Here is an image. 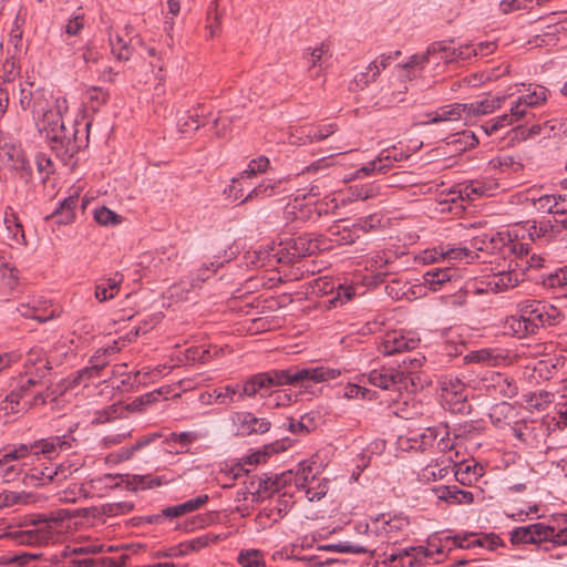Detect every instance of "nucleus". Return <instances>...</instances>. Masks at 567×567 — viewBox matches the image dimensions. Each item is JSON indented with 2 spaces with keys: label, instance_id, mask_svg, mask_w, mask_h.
I'll return each mask as SVG.
<instances>
[{
  "label": "nucleus",
  "instance_id": "obj_1",
  "mask_svg": "<svg viewBox=\"0 0 567 567\" xmlns=\"http://www.w3.org/2000/svg\"><path fill=\"white\" fill-rule=\"evenodd\" d=\"M70 350L65 341H58L49 355L40 347L31 348L24 361L25 373L29 378L21 380L0 403V417L2 413L4 416L17 415L27 412L37 404H44L45 398L43 394L40 392L32 394L31 388L35 386L41 379L48 375L53 364L59 363L54 353L65 355Z\"/></svg>",
  "mask_w": 567,
  "mask_h": 567
},
{
  "label": "nucleus",
  "instance_id": "obj_2",
  "mask_svg": "<svg viewBox=\"0 0 567 567\" xmlns=\"http://www.w3.org/2000/svg\"><path fill=\"white\" fill-rule=\"evenodd\" d=\"M55 109L41 118L34 120L35 126L40 133H45L51 143V150L63 165L73 167L75 154L87 145L91 121L84 116L75 118L71 131L64 125L62 116L69 110L65 96L58 94Z\"/></svg>",
  "mask_w": 567,
  "mask_h": 567
},
{
  "label": "nucleus",
  "instance_id": "obj_3",
  "mask_svg": "<svg viewBox=\"0 0 567 567\" xmlns=\"http://www.w3.org/2000/svg\"><path fill=\"white\" fill-rule=\"evenodd\" d=\"M75 443L76 440L72 435V431H70L63 435L50 436L35 441L32 444H21L12 450L0 451V476L7 483L13 482L22 473V466L13 462L30 455H43L51 460L60 452L72 449Z\"/></svg>",
  "mask_w": 567,
  "mask_h": 567
},
{
  "label": "nucleus",
  "instance_id": "obj_4",
  "mask_svg": "<svg viewBox=\"0 0 567 567\" xmlns=\"http://www.w3.org/2000/svg\"><path fill=\"white\" fill-rule=\"evenodd\" d=\"M517 313L507 318L508 329L517 338L538 333L539 329L559 324L563 311L544 300L524 299L516 306Z\"/></svg>",
  "mask_w": 567,
  "mask_h": 567
},
{
  "label": "nucleus",
  "instance_id": "obj_5",
  "mask_svg": "<svg viewBox=\"0 0 567 567\" xmlns=\"http://www.w3.org/2000/svg\"><path fill=\"white\" fill-rule=\"evenodd\" d=\"M69 517L64 509L49 514H33L23 518L18 528L10 529L7 537L19 545L43 546L53 542L58 529Z\"/></svg>",
  "mask_w": 567,
  "mask_h": 567
},
{
  "label": "nucleus",
  "instance_id": "obj_6",
  "mask_svg": "<svg viewBox=\"0 0 567 567\" xmlns=\"http://www.w3.org/2000/svg\"><path fill=\"white\" fill-rule=\"evenodd\" d=\"M509 540L514 546L536 545L545 551L567 546V526L533 523L511 530Z\"/></svg>",
  "mask_w": 567,
  "mask_h": 567
},
{
  "label": "nucleus",
  "instance_id": "obj_7",
  "mask_svg": "<svg viewBox=\"0 0 567 567\" xmlns=\"http://www.w3.org/2000/svg\"><path fill=\"white\" fill-rule=\"evenodd\" d=\"M269 379V386L299 385L307 388L311 383H320L334 380L340 375V370L329 367H290L284 370H270L264 372Z\"/></svg>",
  "mask_w": 567,
  "mask_h": 567
},
{
  "label": "nucleus",
  "instance_id": "obj_8",
  "mask_svg": "<svg viewBox=\"0 0 567 567\" xmlns=\"http://www.w3.org/2000/svg\"><path fill=\"white\" fill-rule=\"evenodd\" d=\"M525 276L523 264L511 261L506 270L503 269L475 279L467 285V290L475 295L499 293L517 287L525 281Z\"/></svg>",
  "mask_w": 567,
  "mask_h": 567
},
{
  "label": "nucleus",
  "instance_id": "obj_9",
  "mask_svg": "<svg viewBox=\"0 0 567 567\" xmlns=\"http://www.w3.org/2000/svg\"><path fill=\"white\" fill-rule=\"evenodd\" d=\"M56 96L45 89L33 90V83L19 81V105L23 111L31 110L33 120L52 112Z\"/></svg>",
  "mask_w": 567,
  "mask_h": 567
},
{
  "label": "nucleus",
  "instance_id": "obj_10",
  "mask_svg": "<svg viewBox=\"0 0 567 567\" xmlns=\"http://www.w3.org/2000/svg\"><path fill=\"white\" fill-rule=\"evenodd\" d=\"M321 249V238L305 234L287 240L285 245L280 243L277 249H272L270 257L275 258L278 262L290 264L300 258L315 255Z\"/></svg>",
  "mask_w": 567,
  "mask_h": 567
},
{
  "label": "nucleus",
  "instance_id": "obj_11",
  "mask_svg": "<svg viewBox=\"0 0 567 567\" xmlns=\"http://www.w3.org/2000/svg\"><path fill=\"white\" fill-rule=\"evenodd\" d=\"M517 93L518 95L511 101L509 110L511 116L518 121L527 116L529 109L544 105L550 96V91L537 83L522 84Z\"/></svg>",
  "mask_w": 567,
  "mask_h": 567
},
{
  "label": "nucleus",
  "instance_id": "obj_12",
  "mask_svg": "<svg viewBox=\"0 0 567 567\" xmlns=\"http://www.w3.org/2000/svg\"><path fill=\"white\" fill-rule=\"evenodd\" d=\"M229 421L233 433L240 437L261 435L271 427V422L267 417H258L249 411L233 412L229 415Z\"/></svg>",
  "mask_w": 567,
  "mask_h": 567
},
{
  "label": "nucleus",
  "instance_id": "obj_13",
  "mask_svg": "<svg viewBox=\"0 0 567 567\" xmlns=\"http://www.w3.org/2000/svg\"><path fill=\"white\" fill-rule=\"evenodd\" d=\"M326 204L319 200H307V195H297L285 207L287 220L316 221L322 214H327Z\"/></svg>",
  "mask_w": 567,
  "mask_h": 567
},
{
  "label": "nucleus",
  "instance_id": "obj_14",
  "mask_svg": "<svg viewBox=\"0 0 567 567\" xmlns=\"http://www.w3.org/2000/svg\"><path fill=\"white\" fill-rule=\"evenodd\" d=\"M513 435L526 447L538 449L545 443L548 427L539 420H519L512 427Z\"/></svg>",
  "mask_w": 567,
  "mask_h": 567
},
{
  "label": "nucleus",
  "instance_id": "obj_15",
  "mask_svg": "<svg viewBox=\"0 0 567 567\" xmlns=\"http://www.w3.org/2000/svg\"><path fill=\"white\" fill-rule=\"evenodd\" d=\"M0 165L10 171L21 172L28 177L31 175V166L21 146L11 137H0Z\"/></svg>",
  "mask_w": 567,
  "mask_h": 567
},
{
  "label": "nucleus",
  "instance_id": "obj_16",
  "mask_svg": "<svg viewBox=\"0 0 567 567\" xmlns=\"http://www.w3.org/2000/svg\"><path fill=\"white\" fill-rule=\"evenodd\" d=\"M420 338L412 331L393 330L386 332L379 346V351L384 355H393L417 348Z\"/></svg>",
  "mask_w": 567,
  "mask_h": 567
},
{
  "label": "nucleus",
  "instance_id": "obj_17",
  "mask_svg": "<svg viewBox=\"0 0 567 567\" xmlns=\"http://www.w3.org/2000/svg\"><path fill=\"white\" fill-rule=\"evenodd\" d=\"M410 524L409 518L403 514L382 513L373 517L374 538L392 539Z\"/></svg>",
  "mask_w": 567,
  "mask_h": 567
},
{
  "label": "nucleus",
  "instance_id": "obj_18",
  "mask_svg": "<svg viewBox=\"0 0 567 567\" xmlns=\"http://www.w3.org/2000/svg\"><path fill=\"white\" fill-rule=\"evenodd\" d=\"M289 178H264L259 184L254 186L246 196L241 199V203H248L252 200H265L271 197L281 196L290 190L288 187Z\"/></svg>",
  "mask_w": 567,
  "mask_h": 567
},
{
  "label": "nucleus",
  "instance_id": "obj_19",
  "mask_svg": "<svg viewBox=\"0 0 567 567\" xmlns=\"http://www.w3.org/2000/svg\"><path fill=\"white\" fill-rule=\"evenodd\" d=\"M442 398L452 404L453 412H464L470 405L466 402V385L457 377H444L441 380Z\"/></svg>",
  "mask_w": 567,
  "mask_h": 567
},
{
  "label": "nucleus",
  "instance_id": "obj_20",
  "mask_svg": "<svg viewBox=\"0 0 567 567\" xmlns=\"http://www.w3.org/2000/svg\"><path fill=\"white\" fill-rule=\"evenodd\" d=\"M367 380L370 384L382 390L402 391L408 390L404 384L405 377L399 372L396 367H381L369 372Z\"/></svg>",
  "mask_w": 567,
  "mask_h": 567
},
{
  "label": "nucleus",
  "instance_id": "obj_21",
  "mask_svg": "<svg viewBox=\"0 0 567 567\" xmlns=\"http://www.w3.org/2000/svg\"><path fill=\"white\" fill-rule=\"evenodd\" d=\"M555 227L550 219L545 218L526 221L523 226L514 229V236L525 239V235H527L530 241H548L555 237Z\"/></svg>",
  "mask_w": 567,
  "mask_h": 567
},
{
  "label": "nucleus",
  "instance_id": "obj_22",
  "mask_svg": "<svg viewBox=\"0 0 567 567\" xmlns=\"http://www.w3.org/2000/svg\"><path fill=\"white\" fill-rule=\"evenodd\" d=\"M208 501L209 497L207 494H200L194 498L187 499L184 503L166 506L161 511L159 514L153 515L150 518V523H159L163 518H176L189 513H194L202 508Z\"/></svg>",
  "mask_w": 567,
  "mask_h": 567
},
{
  "label": "nucleus",
  "instance_id": "obj_23",
  "mask_svg": "<svg viewBox=\"0 0 567 567\" xmlns=\"http://www.w3.org/2000/svg\"><path fill=\"white\" fill-rule=\"evenodd\" d=\"M426 120L421 121V125L465 122V104L451 103L427 112Z\"/></svg>",
  "mask_w": 567,
  "mask_h": 567
},
{
  "label": "nucleus",
  "instance_id": "obj_24",
  "mask_svg": "<svg viewBox=\"0 0 567 567\" xmlns=\"http://www.w3.org/2000/svg\"><path fill=\"white\" fill-rule=\"evenodd\" d=\"M204 404H217L228 406L240 402L239 384H224L200 394Z\"/></svg>",
  "mask_w": 567,
  "mask_h": 567
},
{
  "label": "nucleus",
  "instance_id": "obj_25",
  "mask_svg": "<svg viewBox=\"0 0 567 567\" xmlns=\"http://www.w3.org/2000/svg\"><path fill=\"white\" fill-rule=\"evenodd\" d=\"M56 470L53 468V463H39L28 468L23 476V483L27 486L41 487L49 484H59L55 481Z\"/></svg>",
  "mask_w": 567,
  "mask_h": 567
},
{
  "label": "nucleus",
  "instance_id": "obj_26",
  "mask_svg": "<svg viewBox=\"0 0 567 567\" xmlns=\"http://www.w3.org/2000/svg\"><path fill=\"white\" fill-rule=\"evenodd\" d=\"M336 130L337 126L333 123L305 125L297 128L296 132L291 134V137L295 138L293 143L298 142L300 144L320 142L332 135Z\"/></svg>",
  "mask_w": 567,
  "mask_h": 567
},
{
  "label": "nucleus",
  "instance_id": "obj_27",
  "mask_svg": "<svg viewBox=\"0 0 567 567\" xmlns=\"http://www.w3.org/2000/svg\"><path fill=\"white\" fill-rule=\"evenodd\" d=\"M394 255L392 251L377 250L368 254L364 258V268L372 272L374 278L383 281L384 277L390 274V265L393 262Z\"/></svg>",
  "mask_w": 567,
  "mask_h": 567
},
{
  "label": "nucleus",
  "instance_id": "obj_28",
  "mask_svg": "<svg viewBox=\"0 0 567 567\" xmlns=\"http://www.w3.org/2000/svg\"><path fill=\"white\" fill-rule=\"evenodd\" d=\"M506 101V96L488 95L482 100H476L465 104V123L471 122L477 116L487 115L499 109Z\"/></svg>",
  "mask_w": 567,
  "mask_h": 567
},
{
  "label": "nucleus",
  "instance_id": "obj_29",
  "mask_svg": "<svg viewBox=\"0 0 567 567\" xmlns=\"http://www.w3.org/2000/svg\"><path fill=\"white\" fill-rule=\"evenodd\" d=\"M20 316L29 319H34L39 322H47L55 318L56 309L52 306L48 307L44 300H32L31 302L20 303L17 308Z\"/></svg>",
  "mask_w": 567,
  "mask_h": 567
},
{
  "label": "nucleus",
  "instance_id": "obj_30",
  "mask_svg": "<svg viewBox=\"0 0 567 567\" xmlns=\"http://www.w3.org/2000/svg\"><path fill=\"white\" fill-rule=\"evenodd\" d=\"M124 31L125 34L116 32L115 34L110 33L109 35L111 53L117 61L121 62L128 61L133 54V47L131 44L132 39H125V37H128L130 33L133 32V28L131 25H125Z\"/></svg>",
  "mask_w": 567,
  "mask_h": 567
},
{
  "label": "nucleus",
  "instance_id": "obj_31",
  "mask_svg": "<svg viewBox=\"0 0 567 567\" xmlns=\"http://www.w3.org/2000/svg\"><path fill=\"white\" fill-rule=\"evenodd\" d=\"M433 491L440 501L450 505H470L474 503V494L471 491L461 489L456 485H443L435 487Z\"/></svg>",
  "mask_w": 567,
  "mask_h": 567
},
{
  "label": "nucleus",
  "instance_id": "obj_32",
  "mask_svg": "<svg viewBox=\"0 0 567 567\" xmlns=\"http://www.w3.org/2000/svg\"><path fill=\"white\" fill-rule=\"evenodd\" d=\"M162 433L153 432L142 435L133 445L130 447H121L116 453H113L109 458H113L115 462H126L136 456V454L162 437Z\"/></svg>",
  "mask_w": 567,
  "mask_h": 567
},
{
  "label": "nucleus",
  "instance_id": "obj_33",
  "mask_svg": "<svg viewBox=\"0 0 567 567\" xmlns=\"http://www.w3.org/2000/svg\"><path fill=\"white\" fill-rule=\"evenodd\" d=\"M3 223L7 230V238L9 245L13 246H25V235L22 224L12 207H7L4 210Z\"/></svg>",
  "mask_w": 567,
  "mask_h": 567
},
{
  "label": "nucleus",
  "instance_id": "obj_34",
  "mask_svg": "<svg viewBox=\"0 0 567 567\" xmlns=\"http://www.w3.org/2000/svg\"><path fill=\"white\" fill-rule=\"evenodd\" d=\"M270 379L264 372L249 377L244 383L239 384L240 402L245 398H254L257 394L265 395L270 391Z\"/></svg>",
  "mask_w": 567,
  "mask_h": 567
},
{
  "label": "nucleus",
  "instance_id": "obj_35",
  "mask_svg": "<svg viewBox=\"0 0 567 567\" xmlns=\"http://www.w3.org/2000/svg\"><path fill=\"white\" fill-rule=\"evenodd\" d=\"M124 277L120 272H115L113 276L102 278L95 285L94 296L100 302H105L117 296L120 292Z\"/></svg>",
  "mask_w": 567,
  "mask_h": 567
},
{
  "label": "nucleus",
  "instance_id": "obj_36",
  "mask_svg": "<svg viewBox=\"0 0 567 567\" xmlns=\"http://www.w3.org/2000/svg\"><path fill=\"white\" fill-rule=\"evenodd\" d=\"M457 271L452 267L433 268L423 275V285L431 291H439L442 287L450 282Z\"/></svg>",
  "mask_w": 567,
  "mask_h": 567
},
{
  "label": "nucleus",
  "instance_id": "obj_37",
  "mask_svg": "<svg viewBox=\"0 0 567 567\" xmlns=\"http://www.w3.org/2000/svg\"><path fill=\"white\" fill-rule=\"evenodd\" d=\"M80 197L78 194L70 195L59 203V206L50 216L58 225H69L75 219V209L79 205Z\"/></svg>",
  "mask_w": 567,
  "mask_h": 567
},
{
  "label": "nucleus",
  "instance_id": "obj_38",
  "mask_svg": "<svg viewBox=\"0 0 567 567\" xmlns=\"http://www.w3.org/2000/svg\"><path fill=\"white\" fill-rule=\"evenodd\" d=\"M204 113L205 106L199 103L193 109L188 110L186 115L178 120L179 132L185 135H190L200 126H204Z\"/></svg>",
  "mask_w": 567,
  "mask_h": 567
},
{
  "label": "nucleus",
  "instance_id": "obj_39",
  "mask_svg": "<svg viewBox=\"0 0 567 567\" xmlns=\"http://www.w3.org/2000/svg\"><path fill=\"white\" fill-rule=\"evenodd\" d=\"M498 239L502 246H508V249L513 255L517 257L515 262L524 264L525 259L529 255V245L527 243L519 241L514 236V229L507 231H498Z\"/></svg>",
  "mask_w": 567,
  "mask_h": 567
},
{
  "label": "nucleus",
  "instance_id": "obj_40",
  "mask_svg": "<svg viewBox=\"0 0 567 567\" xmlns=\"http://www.w3.org/2000/svg\"><path fill=\"white\" fill-rule=\"evenodd\" d=\"M501 188V185L495 178H482L472 181L464 188V193L467 197L475 195L478 197H491L494 196Z\"/></svg>",
  "mask_w": 567,
  "mask_h": 567
},
{
  "label": "nucleus",
  "instance_id": "obj_41",
  "mask_svg": "<svg viewBox=\"0 0 567 567\" xmlns=\"http://www.w3.org/2000/svg\"><path fill=\"white\" fill-rule=\"evenodd\" d=\"M200 437H202L200 434H198L197 432H193V431H186V432H181V433L172 432L165 439L164 443L168 447H172V449L177 446L174 452L176 454H182V453H187L189 450V445H192L193 443L198 441Z\"/></svg>",
  "mask_w": 567,
  "mask_h": 567
},
{
  "label": "nucleus",
  "instance_id": "obj_42",
  "mask_svg": "<svg viewBox=\"0 0 567 567\" xmlns=\"http://www.w3.org/2000/svg\"><path fill=\"white\" fill-rule=\"evenodd\" d=\"M230 258H225L223 260H219V257H217L215 260L210 262L203 264L196 272L190 274L189 276V285L192 288L200 287L202 284L207 281L210 277H213L218 268L223 267L225 262H228Z\"/></svg>",
  "mask_w": 567,
  "mask_h": 567
},
{
  "label": "nucleus",
  "instance_id": "obj_43",
  "mask_svg": "<svg viewBox=\"0 0 567 567\" xmlns=\"http://www.w3.org/2000/svg\"><path fill=\"white\" fill-rule=\"evenodd\" d=\"M427 55L431 56V61L439 63L456 62V48L445 41L433 42L427 48Z\"/></svg>",
  "mask_w": 567,
  "mask_h": 567
},
{
  "label": "nucleus",
  "instance_id": "obj_44",
  "mask_svg": "<svg viewBox=\"0 0 567 567\" xmlns=\"http://www.w3.org/2000/svg\"><path fill=\"white\" fill-rule=\"evenodd\" d=\"M517 130L520 138L524 141L536 137L554 138L550 118L532 124L530 126H518Z\"/></svg>",
  "mask_w": 567,
  "mask_h": 567
},
{
  "label": "nucleus",
  "instance_id": "obj_45",
  "mask_svg": "<svg viewBox=\"0 0 567 567\" xmlns=\"http://www.w3.org/2000/svg\"><path fill=\"white\" fill-rule=\"evenodd\" d=\"M543 285L558 296L567 298V266L545 276Z\"/></svg>",
  "mask_w": 567,
  "mask_h": 567
},
{
  "label": "nucleus",
  "instance_id": "obj_46",
  "mask_svg": "<svg viewBox=\"0 0 567 567\" xmlns=\"http://www.w3.org/2000/svg\"><path fill=\"white\" fill-rule=\"evenodd\" d=\"M424 360L425 357L416 352L405 355L398 364L396 369L399 372H403L405 377L404 384L406 388H409V384L412 383L411 375L422 368Z\"/></svg>",
  "mask_w": 567,
  "mask_h": 567
},
{
  "label": "nucleus",
  "instance_id": "obj_47",
  "mask_svg": "<svg viewBox=\"0 0 567 567\" xmlns=\"http://www.w3.org/2000/svg\"><path fill=\"white\" fill-rule=\"evenodd\" d=\"M20 76V65L14 56L7 58L0 65V86H12L14 81Z\"/></svg>",
  "mask_w": 567,
  "mask_h": 567
},
{
  "label": "nucleus",
  "instance_id": "obj_48",
  "mask_svg": "<svg viewBox=\"0 0 567 567\" xmlns=\"http://www.w3.org/2000/svg\"><path fill=\"white\" fill-rule=\"evenodd\" d=\"M328 233L330 236L334 237V241L340 245L353 244L360 237L353 223L350 226L336 224L329 228Z\"/></svg>",
  "mask_w": 567,
  "mask_h": 567
},
{
  "label": "nucleus",
  "instance_id": "obj_49",
  "mask_svg": "<svg viewBox=\"0 0 567 567\" xmlns=\"http://www.w3.org/2000/svg\"><path fill=\"white\" fill-rule=\"evenodd\" d=\"M386 155L382 151L372 162H369L355 172V177L370 176L374 173L385 174L394 164L393 161H386Z\"/></svg>",
  "mask_w": 567,
  "mask_h": 567
},
{
  "label": "nucleus",
  "instance_id": "obj_50",
  "mask_svg": "<svg viewBox=\"0 0 567 567\" xmlns=\"http://www.w3.org/2000/svg\"><path fill=\"white\" fill-rule=\"evenodd\" d=\"M219 536L215 534H204L192 539L179 543L182 546V551L187 556L193 553H197L203 548L208 547L210 544H215L218 542Z\"/></svg>",
  "mask_w": 567,
  "mask_h": 567
},
{
  "label": "nucleus",
  "instance_id": "obj_51",
  "mask_svg": "<svg viewBox=\"0 0 567 567\" xmlns=\"http://www.w3.org/2000/svg\"><path fill=\"white\" fill-rule=\"evenodd\" d=\"M332 297L328 300L331 308L343 306L348 301H351L355 296V288L352 285L339 284L337 288L333 286L330 288Z\"/></svg>",
  "mask_w": 567,
  "mask_h": 567
},
{
  "label": "nucleus",
  "instance_id": "obj_52",
  "mask_svg": "<svg viewBox=\"0 0 567 567\" xmlns=\"http://www.w3.org/2000/svg\"><path fill=\"white\" fill-rule=\"evenodd\" d=\"M83 465L84 461L80 456H73L60 464L53 463V468L56 470L55 481H58L59 484L62 483L63 481L69 478L73 473L81 470Z\"/></svg>",
  "mask_w": 567,
  "mask_h": 567
},
{
  "label": "nucleus",
  "instance_id": "obj_53",
  "mask_svg": "<svg viewBox=\"0 0 567 567\" xmlns=\"http://www.w3.org/2000/svg\"><path fill=\"white\" fill-rule=\"evenodd\" d=\"M519 202L534 207L538 213L551 214L553 194H542L538 197H533L532 194H522Z\"/></svg>",
  "mask_w": 567,
  "mask_h": 567
},
{
  "label": "nucleus",
  "instance_id": "obj_54",
  "mask_svg": "<svg viewBox=\"0 0 567 567\" xmlns=\"http://www.w3.org/2000/svg\"><path fill=\"white\" fill-rule=\"evenodd\" d=\"M110 93L100 86H90L85 90V100L93 112H97L107 103Z\"/></svg>",
  "mask_w": 567,
  "mask_h": 567
},
{
  "label": "nucleus",
  "instance_id": "obj_55",
  "mask_svg": "<svg viewBox=\"0 0 567 567\" xmlns=\"http://www.w3.org/2000/svg\"><path fill=\"white\" fill-rule=\"evenodd\" d=\"M514 122H518L515 116H511V111L501 116L491 118L480 126V128L487 135H494L502 128L512 125Z\"/></svg>",
  "mask_w": 567,
  "mask_h": 567
},
{
  "label": "nucleus",
  "instance_id": "obj_56",
  "mask_svg": "<svg viewBox=\"0 0 567 567\" xmlns=\"http://www.w3.org/2000/svg\"><path fill=\"white\" fill-rule=\"evenodd\" d=\"M318 550L323 551H336V553H344V554H368L373 553L367 546L352 544L350 542H339L337 544H327L318 546Z\"/></svg>",
  "mask_w": 567,
  "mask_h": 567
},
{
  "label": "nucleus",
  "instance_id": "obj_57",
  "mask_svg": "<svg viewBox=\"0 0 567 567\" xmlns=\"http://www.w3.org/2000/svg\"><path fill=\"white\" fill-rule=\"evenodd\" d=\"M237 563L240 567H266L265 556L259 549L240 550Z\"/></svg>",
  "mask_w": 567,
  "mask_h": 567
},
{
  "label": "nucleus",
  "instance_id": "obj_58",
  "mask_svg": "<svg viewBox=\"0 0 567 567\" xmlns=\"http://www.w3.org/2000/svg\"><path fill=\"white\" fill-rule=\"evenodd\" d=\"M493 386L504 398L512 399L518 393V388L514 380L501 373L493 378Z\"/></svg>",
  "mask_w": 567,
  "mask_h": 567
},
{
  "label": "nucleus",
  "instance_id": "obj_59",
  "mask_svg": "<svg viewBox=\"0 0 567 567\" xmlns=\"http://www.w3.org/2000/svg\"><path fill=\"white\" fill-rule=\"evenodd\" d=\"M31 497L32 496L25 492L4 489L0 492V509L12 507L14 505L28 504Z\"/></svg>",
  "mask_w": 567,
  "mask_h": 567
},
{
  "label": "nucleus",
  "instance_id": "obj_60",
  "mask_svg": "<svg viewBox=\"0 0 567 567\" xmlns=\"http://www.w3.org/2000/svg\"><path fill=\"white\" fill-rule=\"evenodd\" d=\"M327 492L328 483L326 480L311 477L310 485L306 488L305 494L310 502H318L326 496Z\"/></svg>",
  "mask_w": 567,
  "mask_h": 567
},
{
  "label": "nucleus",
  "instance_id": "obj_61",
  "mask_svg": "<svg viewBox=\"0 0 567 567\" xmlns=\"http://www.w3.org/2000/svg\"><path fill=\"white\" fill-rule=\"evenodd\" d=\"M501 246L502 243L498 239V233L494 236L484 234L482 236H476L471 240V247L480 251H493Z\"/></svg>",
  "mask_w": 567,
  "mask_h": 567
},
{
  "label": "nucleus",
  "instance_id": "obj_62",
  "mask_svg": "<svg viewBox=\"0 0 567 567\" xmlns=\"http://www.w3.org/2000/svg\"><path fill=\"white\" fill-rule=\"evenodd\" d=\"M250 178L244 177V174L240 173L237 177L231 179L230 185L224 190L229 197H234L235 200H240L246 196L245 189L250 184L248 183Z\"/></svg>",
  "mask_w": 567,
  "mask_h": 567
},
{
  "label": "nucleus",
  "instance_id": "obj_63",
  "mask_svg": "<svg viewBox=\"0 0 567 567\" xmlns=\"http://www.w3.org/2000/svg\"><path fill=\"white\" fill-rule=\"evenodd\" d=\"M379 76V70L377 65L369 64L364 71H361L354 75L352 84L358 90H363L370 83L374 82Z\"/></svg>",
  "mask_w": 567,
  "mask_h": 567
},
{
  "label": "nucleus",
  "instance_id": "obj_64",
  "mask_svg": "<svg viewBox=\"0 0 567 567\" xmlns=\"http://www.w3.org/2000/svg\"><path fill=\"white\" fill-rule=\"evenodd\" d=\"M359 235L369 233L382 226V216L380 214H371L360 217L353 221Z\"/></svg>",
  "mask_w": 567,
  "mask_h": 567
}]
</instances>
